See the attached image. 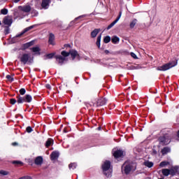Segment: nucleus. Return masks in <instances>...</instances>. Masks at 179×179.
<instances>
[{"mask_svg": "<svg viewBox=\"0 0 179 179\" xmlns=\"http://www.w3.org/2000/svg\"><path fill=\"white\" fill-rule=\"evenodd\" d=\"M61 54L63 57L61 55L55 56V58H56L57 62L61 64H64V61H65L66 59L65 57H69V55H71V57H73V59H75V58H76V57H78V55H79L78 54V51H76L75 50H71L69 51V52H67L66 51L63 50L61 52Z\"/></svg>", "mask_w": 179, "mask_h": 179, "instance_id": "obj_1", "label": "nucleus"}, {"mask_svg": "<svg viewBox=\"0 0 179 179\" xmlns=\"http://www.w3.org/2000/svg\"><path fill=\"white\" fill-rule=\"evenodd\" d=\"M102 170L104 176L107 178H111L113 176V168H111V163L109 161H105L102 164Z\"/></svg>", "mask_w": 179, "mask_h": 179, "instance_id": "obj_2", "label": "nucleus"}, {"mask_svg": "<svg viewBox=\"0 0 179 179\" xmlns=\"http://www.w3.org/2000/svg\"><path fill=\"white\" fill-rule=\"evenodd\" d=\"M136 170V164L134 162H125L122 166V171L124 174H129L131 171Z\"/></svg>", "mask_w": 179, "mask_h": 179, "instance_id": "obj_3", "label": "nucleus"}, {"mask_svg": "<svg viewBox=\"0 0 179 179\" xmlns=\"http://www.w3.org/2000/svg\"><path fill=\"white\" fill-rule=\"evenodd\" d=\"M178 64L177 60H173L169 63L165 64L161 66L157 67V71H169V69H171V68H174V66H176Z\"/></svg>", "mask_w": 179, "mask_h": 179, "instance_id": "obj_4", "label": "nucleus"}, {"mask_svg": "<svg viewBox=\"0 0 179 179\" xmlns=\"http://www.w3.org/2000/svg\"><path fill=\"white\" fill-rule=\"evenodd\" d=\"M170 142V137L169 136H164L159 138V143L161 145H169Z\"/></svg>", "mask_w": 179, "mask_h": 179, "instance_id": "obj_5", "label": "nucleus"}, {"mask_svg": "<svg viewBox=\"0 0 179 179\" xmlns=\"http://www.w3.org/2000/svg\"><path fill=\"white\" fill-rule=\"evenodd\" d=\"M29 59H30V55L29 54H23L20 57V61L22 64H24V65H26V64L29 62Z\"/></svg>", "mask_w": 179, "mask_h": 179, "instance_id": "obj_6", "label": "nucleus"}, {"mask_svg": "<svg viewBox=\"0 0 179 179\" xmlns=\"http://www.w3.org/2000/svg\"><path fill=\"white\" fill-rule=\"evenodd\" d=\"M122 15V12L120 11L119 13V16L116 18V20L108 26L107 30H110V29H111V27H113L116 23H118V21L120 20V19H121Z\"/></svg>", "mask_w": 179, "mask_h": 179, "instance_id": "obj_7", "label": "nucleus"}, {"mask_svg": "<svg viewBox=\"0 0 179 179\" xmlns=\"http://www.w3.org/2000/svg\"><path fill=\"white\" fill-rule=\"evenodd\" d=\"M113 156L115 159H120V157H124V151L116 150L115 152H113Z\"/></svg>", "mask_w": 179, "mask_h": 179, "instance_id": "obj_8", "label": "nucleus"}, {"mask_svg": "<svg viewBox=\"0 0 179 179\" xmlns=\"http://www.w3.org/2000/svg\"><path fill=\"white\" fill-rule=\"evenodd\" d=\"M12 17L7 16L3 19L4 24H6L7 26H10V24H12Z\"/></svg>", "mask_w": 179, "mask_h": 179, "instance_id": "obj_9", "label": "nucleus"}, {"mask_svg": "<svg viewBox=\"0 0 179 179\" xmlns=\"http://www.w3.org/2000/svg\"><path fill=\"white\" fill-rule=\"evenodd\" d=\"M50 156H51L52 160H57V159H58V157H59V152L57 151H54L52 152Z\"/></svg>", "mask_w": 179, "mask_h": 179, "instance_id": "obj_10", "label": "nucleus"}, {"mask_svg": "<svg viewBox=\"0 0 179 179\" xmlns=\"http://www.w3.org/2000/svg\"><path fill=\"white\" fill-rule=\"evenodd\" d=\"M106 103H107V99H106L105 98H101L98 99L96 104L97 106H104Z\"/></svg>", "mask_w": 179, "mask_h": 179, "instance_id": "obj_11", "label": "nucleus"}, {"mask_svg": "<svg viewBox=\"0 0 179 179\" xmlns=\"http://www.w3.org/2000/svg\"><path fill=\"white\" fill-rule=\"evenodd\" d=\"M34 27V26H30L29 27L25 28L20 35H17V37H20V36H23V34H24V33H27V31H29V30H31V29H33Z\"/></svg>", "mask_w": 179, "mask_h": 179, "instance_id": "obj_12", "label": "nucleus"}, {"mask_svg": "<svg viewBox=\"0 0 179 179\" xmlns=\"http://www.w3.org/2000/svg\"><path fill=\"white\" fill-rule=\"evenodd\" d=\"M100 33V29H95L91 32V36L94 38Z\"/></svg>", "mask_w": 179, "mask_h": 179, "instance_id": "obj_13", "label": "nucleus"}, {"mask_svg": "<svg viewBox=\"0 0 179 179\" xmlns=\"http://www.w3.org/2000/svg\"><path fill=\"white\" fill-rule=\"evenodd\" d=\"M43 164V157H37L35 159V164H36L37 166H40Z\"/></svg>", "mask_w": 179, "mask_h": 179, "instance_id": "obj_14", "label": "nucleus"}, {"mask_svg": "<svg viewBox=\"0 0 179 179\" xmlns=\"http://www.w3.org/2000/svg\"><path fill=\"white\" fill-rule=\"evenodd\" d=\"M24 101H26L24 99V97L20 96V95L17 96V103L18 104H23V103H24Z\"/></svg>", "mask_w": 179, "mask_h": 179, "instance_id": "obj_15", "label": "nucleus"}, {"mask_svg": "<svg viewBox=\"0 0 179 179\" xmlns=\"http://www.w3.org/2000/svg\"><path fill=\"white\" fill-rule=\"evenodd\" d=\"M54 40H55V36L54 34H50L49 36V44L54 45L55 44V43H54Z\"/></svg>", "mask_w": 179, "mask_h": 179, "instance_id": "obj_16", "label": "nucleus"}, {"mask_svg": "<svg viewBox=\"0 0 179 179\" xmlns=\"http://www.w3.org/2000/svg\"><path fill=\"white\" fill-rule=\"evenodd\" d=\"M26 103H31V100H33V98L31 96L30 94H27L24 97Z\"/></svg>", "mask_w": 179, "mask_h": 179, "instance_id": "obj_17", "label": "nucleus"}, {"mask_svg": "<svg viewBox=\"0 0 179 179\" xmlns=\"http://www.w3.org/2000/svg\"><path fill=\"white\" fill-rule=\"evenodd\" d=\"M50 3V0H43L42 1V8L47 9V6H48Z\"/></svg>", "mask_w": 179, "mask_h": 179, "instance_id": "obj_18", "label": "nucleus"}, {"mask_svg": "<svg viewBox=\"0 0 179 179\" xmlns=\"http://www.w3.org/2000/svg\"><path fill=\"white\" fill-rule=\"evenodd\" d=\"M22 12L29 13L30 10H31V7L30 6H24L22 8Z\"/></svg>", "mask_w": 179, "mask_h": 179, "instance_id": "obj_19", "label": "nucleus"}, {"mask_svg": "<svg viewBox=\"0 0 179 179\" xmlns=\"http://www.w3.org/2000/svg\"><path fill=\"white\" fill-rule=\"evenodd\" d=\"M144 166H145L146 167H148L149 169H150L151 167H153V162H149V161H145L143 162Z\"/></svg>", "mask_w": 179, "mask_h": 179, "instance_id": "obj_20", "label": "nucleus"}, {"mask_svg": "<svg viewBox=\"0 0 179 179\" xmlns=\"http://www.w3.org/2000/svg\"><path fill=\"white\" fill-rule=\"evenodd\" d=\"M112 43H113V44H117L118 43H120V38H118L117 36H113L111 39Z\"/></svg>", "mask_w": 179, "mask_h": 179, "instance_id": "obj_21", "label": "nucleus"}, {"mask_svg": "<svg viewBox=\"0 0 179 179\" xmlns=\"http://www.w3.org/2000/svg\"><path fill=\"white\" fill-rule=\"evenodd\" d=\"M162 173L165 176H169V174H170V169H162Z\"/></svg>", "mask_w": 179, "mask_h": 179, "instance_id": "obj_22", "label": "nucleus"}, {"mask_svg": "<svg viewBox=\"0 0 179 179\" xmlns=\"http://www.w3.org/2000/svg\"><path fill=\"white\" fill-rule=\"evenodd\" d=\"M101 41V34H100L98 37H97V39H96V45L98 47V48H100V43Z\"/></svg>", "mask_w": 179, "mask_h": 179, "instance_id": "obj_23", "label": "nucleus"}, {"mask_svg": "<svg viewBox=\"0 0 179 179\" xmlns=\"http://www.w3.org/2000/svg\"><path fill=\"white\" fill-rule=\"evenodd\" d=\"M54 142V140L49 138L45 143L46 148H48L49 146H51L52 145V143Z\"/></svg>", "mask_w": 179, "mask_h": 179, "instance_id": "obj_24", "label": "nucleus"}, {"mask_svg": "<svg viewBox=\"0 0 179 179\" xmlns=\"http://www.w3.org/2000/svg\"><path fill=\"white\" fill-rule=\"evenodd\" d=\"M138 21L136 20V19L133 20L131 22H130V28L131 29H134V27H135V25L136 24V22Z\"/></svg>", "mask_w": 179, "mask_h": 179, "instance_id": "obj_25", "label": "nucleus"}, {"mask_svg": "<svg viewBox=\"0 0 179 179\" xmlns=\"http://www.w3.org/2000/svg\"><path fill=\"white\" fill-rule=\"evenodd\" d=\"M170 152V148L165 147L162 150V155H166Z\"/></svg>", "mask_w": 179, "mask_h": 179, "instance_id": "obj_26", "label": "nucleus"}, {"mask_svg": "<svg viewBox=\"0 0 179 179\" xmlns=\"http://www.w3.org/2000/svg\"><path fill=\"white\" fill-rule=\"evenodd\" d=\"M76 163H71L69 165V168L70 170H75V169H76Z\"/></svg>", "mask_w": 179, "mask_h": 179, "instance_id": "obj_27", "label": "nucleus"}, {"mask_svg": "<svg viewBox=\"0 0 179 179\" xmlns=\"http://www.w3.org/2000/svg\"><path fill=\"white\" fill-rule=\"evenodd\" d=\"M110 41H111V38L110 36H106L103 38V42L106 43V44H107L108 43H110Z\"/></svg>", "mask_w": 179, "mask_h": 179, "instance_id": "obj_28", "label": "nucleus"}, {"mask_svg": "<svg viewBox=\"0 0 179 179\" xmlns=\"http://www.w3.org/2000/svg\"><path fill=\"white\" fill-rule=\"evenodd\" d=\"M54 55H55V53H50L45 55V58L46 59H51Z\"/></svg>", "mask_w": 179, "mask_h": 179, "instance_id": "obj_29", "label": "nucleus"}, {"mask_svg": "<svg viewBox=\"0 0 179 179\" xmlns=\"http://www.w3.org/2000/svg\"><path fill=\"white\" fill-rule=\"evenodd\" d=\"M168 164H169V162H162L159 164V166L160 167H166V166H168Z\"/></svg>", "mask_w": 179, "mask_h": 179, "instance_id": "obj_30", "label": "nucleus"}, {"mask_svg": "<svg viewBox=\"0 0 179 179\" xmlns=\"http://www.w3.org/2000/svg\"><path fill=\"white\" fill-rule=\"evenodd\" d=\"M32 45H33V43H31V42L25 43V44L24 45V49L29 48V47H31Z\"/></svg>", "mask_w": 179, "mask_h": 179, "instance_id": "obj_31", "label": "nucleus"}, {"mask_svg": "<svg viewBox=\"0 0 179 179\" xmlns=\"http://www.w3.org/2000/svg\"><path fill=\"white\" fill-rule=\"evenodd\" d=\"M0 174H1V176H8V174H9V172L6 171L1 170V171H0Z\"/></svg>", "mask_w": 179, "mask_h": 179, "instance_id": "obj_32", "label": "nucleus"}, {"mask_svg": "<svg viewBox=\"0 0 179 179\" xmlns=\"http://www.w3.org/2000/svg\"><path fill=\"white\" fill-rule=\"evenodd\" d=\"M20 93L22 96L26 94V90L24 88H22L20 90Z\"/></svg>", "mask_w": 179, "mask_h": 179, "instance_id": "obj_33", "label": "nucleus"}, {"mask_svg": "<svg viewBox=\"0 0 179 179\" xmlns=\"http://www.w3.org/2000/svg\"><path fill=\"white\" fill-rule=\"evenodd\" d=\"M2 15H8V9L3 8L1 10Z\"/></svg>", "mask_w": 179, "mask_h": 179, "instance_id": "obj_34", "label": "nucleus"}, {"mask_svg": "<svg viewBox=\"0 0 179 179\" xmlns=\"http://www.w3.org/2000/svg\"><path fill=\"white\" fill-rule=\"evenodd\" d=\"M33 52H38L40 51V48L38 47H35L32 48Z\"/></svg>", "mask_w": 179, "mask_h": 179, "instance_id": "obj_35", "label": "nucleus"}, {"mask_svg": "<svg viewBox=\"0 0 179 179\" xmlns=\"http://www.w3.org/2000/svg\"><path fill=\"white\" fill-rule=\"evenodd\" d=\"M6 79H8V80L9 81V82H13V77L12 76H9V75H8V76H6Z\"/></svg>", "mask_w": 179, "mask_h": 179, "instance_id": "obj_36", "label": "nucleus"}, {"mask_svg": "<svg viewBox=\"0 0 179 179\" xmlns=\"http://www.w3.org/2000/svg\"><path fill=\"white\" fill-rule=\"evenodd\" d=\"M17 102V101H16V99H10V104H16V103Z\"/></svg>", "mask_w": 179, "mask_h": 179, "instance_id": "obj_37", "label": "nucleus"}, {"mask_svg": "<svg viewBox=\"0 0 179 179\" xmlns=\"http://www.w3.org/2000/svg\"><path fill=\"white\" fill-rule=\"evenodd\" d=\"M27 132H28V134H30V132H33V129H31V127H27Z\"/></svg>", "mask_w": 179, "mask_h": 179, "instance_id": "obj_38", "label": "nucleus"}, {"mask_svg": "<svg viewBox=\"0 0 179 179\" xmlns=\"http://www.w3.org/2000/svg\"><path fill=\"white\" fill-rule=\"evenodd\" d=\"M131 56L132 57V58H134V59H136V58H138L136 57V55L135 53H134V52L131 53Z\"/></svg>", "mask_w": 179, "mask_h": 179, "instance_id": "obj_39", "label": "nucleus"}, {"mask_svg": "<svg viewBox=\"0 0 179 179\" xmlns=\"http://www.w3.org/2000/svg\"><path fill=\"white\" fill-rule=\"evenodd\" d=\"M13 164H22V162H19V161H14Z\"/></svg>", "mask_w": 179, "mask_h": 179, "instance_id": "obj_40", "label": "nucleus"}, {"mask_svg": "<svg viewBox=\"0 0 179 179\" xmlns=\"http://www.w3.org/2000/svg\"><path fill=\"white\" fill-rule=\"evenodd\" d=\"M45 86L47 89L51 90V85L50 84H47Z\"/></svg>", "mask_w": 179, "mask_h": 179, "instance_id": "obj_41", "label": "nucleus"}, {"mask_svg": "<svg viewBox=\"0 0 179 179\" xmlns=\"http://www.w3.org/2000/svg\"><path fill=\"white\" fill-rule=\"evenodd\" d=\"M13 146H17V143L15 142L12 143Z\"/></svg>", "mask_w": 179, "mask_h": 179, "instance_id": "obj_42", "label": "nucleus"}, {"mask_svg": "<svg viewBox=\"0 0 179 179\" xmlns=\"http://www.w3.org/2000/svg\"><path fill=\"white\" fill-rule=\"evenodd\" d=\"M48 110H52V108L51 107H48Z\"/></svg>", "mask_w": 179, "mask_h": 179, "instance_id": "obj_43", "label": "nucleus"}, {"mask_svg": "<svg viewBox=\"0 0 179 179\" xmlns=\"http://www.w3.org/2000/svg\"><path fill=\"white\" fill-rule=\"evenodd\" d=\"M64 132L66 133V129H64Z\"/></svg>", "mask_w": 179, "mask_h": 179, "instance_id": "obj_44", "label": "nucleus"}, {"mask_svg": "<svg viewBox=\"0 0 179 179\" xmlns=\"http://www.w3.org/2000/svg\"><path fill=\"white\" fill-rule=\"evenodd\" d=\"M98 129L100 131V129H101V127H99Z\"/></svg>", "mask_w": 179, "mask_h": 179, "instance_id": "obj_45", "label": "nucleus"}, {"mask_svg": "<svg viewBox=\"0 0 179 179\" xmlns=\"http://www.w3.org/2000/svg\"><path fill=\"white\" fill-rule=\"evenodd\" d=\"M0 26H1V21H0Z\"/></svg>", "mask_w": 179, "mask_h": 179, "instance_id": "obj_46", "label": "nucleus"}, {"mask_svg": "<svg viewBox=\"0 0 179 179\" xmlns=\"http://www.w3.org/2000/svg\"><path fill=\"white\" fill-rule=\"evenodd\" d=\"M159 179H164V178H159Z\"/></svg>", "mask_w": 179, "mask_h": 179, "instance_id": "obj_47", "label": "nucleus"}]
</instances>
